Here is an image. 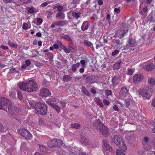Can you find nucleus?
<instances>
[{"label": "nucleus", "mask_w": 155, "mask_h": 155, "mask_svg": "<svg viewBox=\"0 0 155 155\" xmlns=\"http://www.w3.org/2000/svg\"><path fill=\"white\" fill-rule=\"evenodd\" d=\"M19 88L25 91L31 92L38 90V85L35 81L30 80L25 83L21 82L19 84Z\"/></svg>", "instance_id": "nucleus-1"}, {"label": "nucleus", "mask_w": 155, "mask_h": 155, "mask_svg": "<svg viewBox=\"0 0 155 155\" xmlns=\"http://www.w3.org/2000/svg\"><path fill=\"white\" fill-rule=\"evenodd\" d=\"M47 105L45 104L39 102L38 103L34 111L36 114H39L42 115H46L47 113Z\"/></svg>", "instance_id": "nucleus-2"}, {"label": "nucleus", "mask_w": 155, "mask_h": 155, "mask_svg": "<svg viewBox=\"0 0 155 155\" xmlns=\"http://www.w3.org/2000/svg\"><path fill=\"white\" fill-rule=\"evenodd\" d=\"M112 140L114 141L115 143L123 151H125L127 150V147L124 145V143L122 138L118 136H115L113 138Z\"/></svg>", "instance_id": "nucleus-3"}, {"label": "nucleus", "mask_w": 155, "mask_h": 155, "mask_svg": "<svg viewBox=\"0 0 155 155\" xmlns=\"http://www.w3.org/2000/svg\"><path fill=\"white\" fill-rule=\"evenodd\" d=\"M11 104V101L4 97H0V110L6 111L8 105Z\"/></svg>", "instance_id": "nucleus-4"}, {"label": "nucleus", "mask_w": 155, "mask_h": 155, "mask_svg": "<svg viewBox=\"0 0 155 155\" xmlns=\"http://www.w3.org/2000/svg\"><path fill=\"white\" fill-rule=\"evenodd\" d=\"M18 133L27 140H31L32 136L30 132L25 129H18Z\"/></svg>", "instance_id": "nucleus-5"}, {"label": "nucleus", "mask_w": 155, "mask_h": 155, "mask_svg": "<svg viewBox=\"0 0 155 155\" xmlns=\"http://www.w3.org/2000/svg\"><path fill=\"white\" fill-rule=\"evenodd\" d=\"M51 142L52 143H55V146H57L58 147H59L61 146L63 144L62 141L60 140H57L54 139L52 140L47 143L48 146L50 147H54V144H50Z\"/></svg>", "instance_id": "nucleus-6"}, {"label": "nucleus", "mask_w": 155, "mask_h": 155, "mask_svg": "<svg viewBox=\"0 0 155 155\" xmlns=\"http://www.w3.org/2000/svg\"><path fill=\"white\" fill-rule=\"evenodd\" d=\"M54 99L52 98H49L47 101V103L48 104L51 106L58 113L60 112V107L58 105L54 104L53 103V100Z\"/></svg>", "instance_id": "nucleus-7"}, {"label": "nucleus", "mask_w": 155, "mask_h": 155, "mask_svg": "<svg viewBox=\"0 0 155 155\" xmlns=\"http://www.w3.org/2000/svg\"><path fill=\"white\" fill-rule=\"evenodd\" d=\"M140 94L143 97H144L147 99H149L151 97L150 94V91L144 89H140L139 90Z\"/></svg>", "instance_id": "nucleus-8"}, {"label": "nucleus", "mask_w": 155, "mask_h": 155, "mask_svg": "<svg viewBox=\"0 0 155 155\" xmlns=\"http://www.w3.org/2000/svg\"><path fill=\"white\" fill-rule=\"evenodd\" d=\"M51 94L47 88H43L40 90L39 95L42 97L50 96Z\"/></svg>", "instance_id": "nucleus-9"}, {"label": "nucleus", "mask_w": 155, "mask_h": 155, "mask_svg": "<svg viewBox=\"0 0 155 155\" xmlns=\"http://www.w3.org/2000/svg\"><path fill=\"white\" fill-rule=\"evenodd\" d=\"M102 143L103 146H102V149L103 151H105L108 150L110 152L112 151V148L111 147L107 141L105 140H103Z\"/></svg>", "instance_id": "nucleus-10"}, {"label": "nucleus", "mask_w": 155, "mask_h": 155, "mask_svg": "<svg viewBox=\"0 0 155 155\" xmlns=\"http://www.w3.org/2000/svg\"><path fill=\"white\" fill-rule=\"evenodd\" d=\"M99 130L102 135L105 137H107L109 134V130L107 127L103 125L101 128H99Z\"/></svg>", "instance_id": "nucleus-11"}, {"label": "nucleus", "mask_w": 155, "mask_h": 155, "mask_svg": "<svg viewBox=\"0 0 155 155\" xmlns=\"http://www.w3.org/2000/svg\"><path fill=\"white\" fill-rule=\"evenodd\" d=\"M104 125L103 123L99 119H97L94 121L93 124V126L96 129L101 128Z\"/></svg>", "instance_id": "nucleus-12"}, {"label": "nucleus", "mask_w": 155, "mask_h": 155, "mask_svg": "<svg viewBox=\"0 0 155 155\" xmlns=\"http://www.w3.org/2000/svg\"><path fill=\"white\" fill-rule=\"evenodd\" d=\"M83 78L85 80L87 83H92L94 82V77L93 76H87L86 74L84 75L83 76Z\"/></svg>", "instance_id": "nucleus-13"}, {"label": "nucleus", "mask_w": 155, "mask_h": 155, "mask_svg": "<svg viewBox=\"0 0 155 155\" xmlns=\"http://www.w3.org/2000/svg\"><path fill=\"white\" fill-rule=\"evenodd\" d=\"M8 107V111L7 109L6 111L8 113H11V112H14V111H16L17 110L19 111L20 110V108H17L16 107H15L14 106L12 105V103L11 102V104L9 105H8L7 108Z\"/></svg>", "instance_id": "nucleus-14"}, {"label": "nucleus", "mask_w": 155, "mask_h": 155, "mask_svg": "<svg viewBox=\"0 0 155 155\" xmlns=\"http://www.w3.org/2000/svg\"><path fill=\"white\" fill-rule=\"evenodd\" d=\"M149 139L148 137H145L143 141V147L144 149L146 150H148L150 149V146L148 145L147 143L148 142Z\"/></svg>", "instance_id": "nucleus-15"}, {"label": "nucleus", "mask_w": 155, "mask_h": 155, "mask_svg": "<svg viewBox=\"0 0 155 155\" xmlns=\"http://www.w3.org/2000/svg\"><path fill=\"white\" fill-rule=\"evenodd\" d=\"M84 44L85 46L90 47L93 51H94L93 44L91 42L88 40L85 39L84 40Z\"/></svg>", "instance_id": "nucleus-16"}, {"label": "nucleus", "mask_w": 155, "mask_h": 155, "mask_svg": "<svg viewBox=\"0 0 155 155\" xmlns=\"http://www.w3.org/2000/svg\"><path fill=\"white\" fill-rule=\"evenodd\" d=\"M143 78V76L140 74H136L133 77V80L135 83L141 81Z\"/></svg>", "instance_id": "nucleus-17"}, {"label": "nucleus", "mask_w": 155, "mask_h": 155, "mask_svg": "<svg viewBox=\"0 0 155 155\" xmlns=\"http://www.w3.org/2000/svg\"><path fill=\"white\" fill-rule=\"evenodd\" d=\"M89 24L87 21H84L81 26V29L83 31L87 30L88 28Z\"/></svg>", "instance_id": "nucleus-18"}, {"label": "nucleus", "mask_w": 155, "mask_h": 155, "mask_svg": "<svg viewBox=\"0 0 155 155\" xmlns=\"http://www.w3.org/2000/svg\"><path fill=\"white\" fill-rule=\"evenodd\" d=\"M136 45L135 41L132 39H129L127 42V46L132 47L135 46Z\"/></svg>", "instance_id": "nucleus-19"}, {"label": "nucleus", "mask_w": 155, "mask_h": 155, "mask_svg": "<svg viewBox=\"0 0 155 155\" xmlns=\"http://www.w3.org/2000/svg\"><path fill=\"white\" fill-rule=\"evenodd\" d=\"M128 93V91L127 88L125 87L122 88L120 92V95L122 97H125Z\"/></svg>", "instance_id": "nucleus-20"}, {"label": "nucleus", "mask_w": 155, "mask_h": 155, "mask_svg": "<svg viewBox=\"0 0 155 155\" xmlns=\"http://www.w3.org/2000/svg\"><path fill=\"white\" fill-rule=\"evenodd\" d=\"M120 80L119 77L116 76L114 77L112 79V82L113 86H115L119 84Z\"/></svg>", "instance_id": "nucleus-21"}, {"label": "nucleus", "mask_w": 155, "mask_h": 155, "mask_svg": "<svg viewBox=\"0 0 155 155\" xmlns=\"http://www.w3.org/2000/svg\"><path fill=\"white\" fill-rule=\"evenodd\" d=\"M139 10V13L141 15H144L148 12V8L146 6H144L143 8H142L140 6Z\"/></svg>", "instance_id": "nucleus-22"}, {"label": "nucleus", "mask_w": 155, "mask_h": 155, "mask_svg": "<svg viewBox=\"0 0 155 155\" xmlns=\"http://www.w3.org/2000/svg\"><path fill=\"white\" fill-rule=\"evenodd\" d=\"M145 68L148 71H151L155 68V65L153 64H148L145 66Z\"/></svg>", "instance_id": "nucleus-23"}, {"label": "nucleus", "mask_w": 155, "mask_h": 155, "mask_svg": "<svg viewBox=\"0 0 155 155\" xmlns=\"http://www.w3.org/2000/svg\"><path fill=\"white\" fill-rule=\"evenodd\" d=\"M80 64L79 62H77L76 64H73L71 67L72 71L73 72H75L77 71V69L79 67Z\"/></svg>", "instance_id": "nucleus-24"}, {"label": "nucleus", "mask_w": 155, "mask_h": 155, "mask_svg": "<svg viewBox=\"0 0 155 155\" xmlns=\"http://www.w3.org/2000/svg\"><path fill=\"white\" fill-rule=\"evenodd\" d=\"M66 24V21H59L54 22V24L56 26H63Z\"/></svg>", "instance_id": "nucleus-25"}, {"label": "nucleus", "mask_w": 155, "mask_h": 155, "mask_svg": "<svg viewBox=\"0 0 155 155\" xmlns=\"http://www.w3.org/2000/svg\"><path fill=\"white\" fill-rule=\"evenodd\" d=\"M60 36L61 38H63L64 39L67 40L69 41L72 42V40L70 36L64 34H61L60 35Z\"/></svg>", "instance_id": "nucleus-26"}, {"label": "nucleus", "mask_w": 155, "mask_h": 155, "mask_svg": "<svg viewBox=\"0 0 155 155\" xmlns=\"http://www.w3.org/2000/svg\"><path fill=\"white\" fill-rule=\"evenodd\" d=\"M81 91L86 95L89 97L91 95L90 92L86 89L83 86L81 88Z\"/></svg>", "instance_id": "nucleus-27"}, {"label": "nucleus", "mask_w": 155, "mask_h": 155, "mask_svg": "<svg viewBox=\"0 0 155 155\" xmlns=\"http://www.w3.org/2000/svg\"><path fill=\"white\" fill-rule=\"evenodd\" d=\"M95 102L100 107H103L104 105L102 104L101 100L98 98H96L95 99Z\"/></svg>", "instance_id": "nucleus-28"}, {"label": "nucleus", "mask_w": 155, "mask_h": 155, "mask_svg": "<svg viewBox=\"0 0 155 155\" xmlns=\"http://www.w3.org/2000/svg\"><path fill=\"white\" fill-rule=\"evenodd\" d=\"M39 147L40 150L41 151L44 153H46L47 152V151L46 148L43 145H39Z\"/></svg>", "instance_id": "nucleus-29"}, {"label": "nucleus", "mask_w": 155, "mask_h": 155, "mask_svg": "<svg viewBox=\"0 0 155 155\" xmlns=\"http://www.w3.org/2000/svg\"><path fill=\"white\" fill-rule=\"evenodd\" d=\"M81 14L79 12H73L72 13V16L76 19H78L80 17Z\"/></svg>", "instance_id": "nucleus-30"}, {"label": "nucleus", "mask_w": 155, "mask_h": 155, "mask_svg": "<svg viewBox=\"0 0 155 155\" xmlns=\"http://www.w3.org/2000/svg\"><path fill=\"white\" fill-rule=\"evenodd\" d=\"M127 139L129 140V142L130 143H133L135 140L136 138L133 135L129 136L127 137Z\"/></svg>", "instance_id": "nucleus-31"}, {"label": "nucleus", "mask_w": 155, "mask_h": 155, "mask_svg": "<svg viewBox=\"0 0 155 155\" xmlns=\"http://www.w3.org/2000/svg\"><path fill=\"white\" fill-rule=\"evenodd\" d=\"M71 77L69 75H65L63 78V79L64 82H67L70 80Z\"/></svg>", "instance_id": "nucleus-32"}, {"label": "nucleus", "mask_w": 155, "mask_h": 155, "mask_svg": "<svg viewBox=\"0 0 155 155\" xmlns=\"http://www.w3.org/2000/svg\"><path fill=\"white\" fill-rule=\"evenodd\" d=\"M80 125L77 123L71 124V127L73 128H75L77 129H79L80 127Z\"/></svg>", "instance_id": "nucleus-33"}, {"label": "nucleus", "mask_w": 155, "mask_h": 155, "mask_svg": "<svg viewBox=\"0 0 155 155\" xmlns=\"http://www.w3.org/2000/svg\"><path fill=\"white\" fill-rule=\"evenodd\" d=\"M61 17V19H64L65 18L64 14L62 12H58L57 14L56 15V18H59Z\"/></svg>", "instance_id": "nucleus-34"}, {"label": "nucleus", "mask_w": 155, "mask_h": 155, "mask_svg": "<svg viewBox=\"0 0 155 155\" xmlns=\"http://www.w3.org/2000/svg\"><path fill=\"white\" fill-rule=\"evenodd\" d=\"M128 31V30L127 29H124V30H121L119 32V35L120 37H123L124 35Z\"/></svg>", "instance_id": "nucleus-35"}, {"label": "nucleus", "mask_w": 155, "mask_h": 155, "mask_svg": "<svg viewBox=\"0 0 155 155\" xmlns=\"http://www.w3.org/2000/svg\"><path fill=\"white\" fill-rule=\"evenodd\" d=\"M27 10H28V12L30 14H33L34 13L35 11V9L33 6L28 7L27 8Z\"/></svg>", "instance_id": "nucleus-36"}, {"label": "nucleus", "mask_w": 155, "mask_h": 155, "mask_svg": "<svg viewBox=\"0 0 155 155\" xmlns=\"http://www.w3.org/2000/svg\"><path fill=\"white\" fill-rule=\"evenodd\" d=\"M8 44L12 47L14 48H16L17 47V45L16 44L13 42H11L9 41L8 42Z\"/></svg>", "instance_id": "nucleus-37"}, {"label": "nucleus", "mask_w": 155, "mask_h": 155, "mask_svg": "<svg viewBox=\"0 0 155 155\" xmlns=\"http://www.w3.org/2000/svg\"><path fill=\"white\" fill-rule=\"evenodd\" d=\"M131 101V98H128L125 99L124 100L125 105L126 106H128L130 105V102Z\"/></svg>", "instance_id": "nucleus-38"}, {"label": "nucleus", "mask_w": 155, "mask_h": 155, "mask_svg": "<svg viewBox=\"0 0 155 155\" xmlns=\"http://www.w3.org/2000/svg\"><path fill=\"white\" fill-rule=\"evenodd\" d=\"M149 83L152 84H155V79L153 78H150L148 80Z\"/></svg>", "instance_id": "nucleus-39"}, {"label": "nucleus", "mask_w": 155, "mask_h": 155, "mask_svg": "<svg viewBox=\"0 0 155 155\" xmlns=\"http://www.w3.org/2000/svg\"><path fill=\"white\" fill-rule=\"evenodd\" d=\"M116 152L117 155H125V154L120 150H117Z\"/></svg>", "instance_id": "nucleus-40"}, {"label": "nucleus", "mask_w": 155, "mask_h": 155, "mask_svg": "<svg viewBox=\"0 0 155 155\" xmlns=\"http://www.w3.org/2000/svg\"><path fill=\"white\" fill-rule=\"evenodd\" d=\"M120 65H119L115 63L113 65V68L114 69L117 70L120 68Z\"/></svg>", "instance_id": "nucleus-41"}, {"label": "nucleus", "mask_w": 155, "mask_h": 155, "mask_svg": "<svg viewBox=\"0 0 155 155\" xmlns=\"http://www.w3.org/2000/svg\"><path fill=\"white\" fill-rule=\"evenodd\" d=\"M114 43L116 45V46H118L122 44V43L120 42L119 41L117 40H114Z\"/></svg>", "instance_id": "nucleus-42"}, {"label": "nucleus", "mask_w": 155, "mask_h": 155, "mask_svg": "<svg viewBox=\"0 0 155 155\" xmlns=\"http://www.w3.org/2000/svg\"><path fill=\"white\" fill-rule=\"evenodd\" d=\"M81 141L82 144H83L86 145H87L89 144L88 141L87 140H84L82 138L81 139Z\"/></svg>", "instance_id": "nucleus-43"}, {"label": "nucleus", "mask_w": 155, "mask_h": 155, "mask_svg": "<svg viewBox=\"0 0 155 155\" xmlns=\"http://www.w3.org/2000/svg\"><path fill=\"white\" fill-rule=\"evenodd\" d=\"M9 96L13 99H15V94L12 91L10 92Z\"/></svg>", "instance_id": "nucleus-44"}, {"label": "nucleus", "mask_w": 155, "mask_h": 155, "mask_svg": "<svg viewBox=\"0 0 155 155\" xmlns=\"http://www.w3.org/2000/svg\"><path fill=\"white\" fill-rule=\"evenodd\" d=\"M133 73V71L130 69H128L127 70V74L128 75H130L132 74Z\"/></svg>", "instance_id": "nucleus-45"}, {"label": "nucleus", "mask_w": 155, "mask_h": 155, "mask_svg": "<svg viewBox=\"0 0 155 155\" xmlns=\"http://www.w3.org/2000/svg\"><path fill=\"white\" fill-rule=\"evenodd\" d=\"M28 25L26 23H24L22 25V28L23 29L27 30L28 29Z\"/></svg>", "instance_id": "nucleus-46"}, {"label": "nucleus", "mask_w": 155, "mask_h": 155, "mask_svg": "<svg viewBox=\"0 0 155 155\" xmlns=\"http://www.w3.org/2000/svg\"><path fill=\"white\" fill-rule=\"evenodd\" d=\"M9 72L11 73L14 72L18 73V71L15 68H12L10 69Z\"/></svg>", "instance_id": "nucleus-47"}, {"label": "nucleus", "mask_w": 155, "mask_h": 155, "mask_svg": "<svg viewBox=\"0 0 155 155\" xmlns=\"http://www.w3.org/2000/svg\"><path fill=\"white\" fill-rule=\"evenodd\" d=\"M43 21V20L41 18H38L37 19V22L39 24L38 25H40Z\"/></svg>", "instance_id": "nucleus-48"}, {"label": "nucleus", "mask_w": 155, "mask_h": 155, "mask_svg": "<svg viewBox=\"0 0 155 155\" xmlns=\"http://www.w3.org/2000/svg\"><path fill=\"white\" fill-rule=\"evenodd\" d=\"M119 51L117 50H115L111 54L112 56H114L117 54L119 53Z\"/></svg>", "instance_id": "nucleus-49"}, {"label": "nucleus", "mask_w": 155, "mask_h": 155, "mask_svg": "<svg viewBox=\"0 0 155 155\" xmlns=\"http://www.w3.org/2000/svg\"><path fill=\"white\" fill-rule=\"evenodd\" d=\"M25 64L26 65H27L28 66L31 65V62L29 60L27 59L25 61Z\"/></svg>", "instance_id": "nucleus-50"}, {"label": "nucleus", "mask_w": 155, "mask_h": 155, "mask_svg": "<svg viewBox=\"0 0 155 155\" xmlns=\"http://www.w3.org/2000/svg\"><path fill=\"white\" fill-rule=\"evenodd\" d=\"M0 48L3 50H7L8 49V48L7 46H5L3 45H2L0 46Z\"/></svg>", "instance_id": "nucleus-51"}, {"label": "nucleus", "mask_w": 155, "mask_h": 155, "mask_svg": "<svg viewBox=\"0 0 155 155\" xmlns=\"http://www.w3.org/2000/svg\"><path fill=\"white\" fill-rule=\"evenodd\" d=\"M103 102L106 105H108L110 104L109 101L106 99L104 100Z\"/></svg>", "instance_id": "nucleus-52"}, {"label": "nucleus", "mask_w": 155, "mask_h": 155, "mask_svg": "<svg viewBox=\"0 0 155 155\" xmlns=\"http://www.w3.org/2000/svg\"><path fill=\"white\" fill-rule=\"evenodd\" d=\"M105 94L107 96H108L110 95H111L112 92L110 90H107L106 91Z\"/></svg>", "instance_id": "nucleus-53"}, {"label": "nucleus", "mask_w": 155, "mask_h": 155, "mask_svg": "<svg viewBox=\"0 0 155 155\" xmlns=\"http://www.w3.org/2000/svg\"><path fill=\"white\" fill-rule=\"evenodd\" d=\"M17 93L18 94V97L21 100L22 99V96L21 94V93L18 91H17Z\"/></svg>", "instance_id": "nucleus-54"}, {"label": "nucleus", "mask_w": 155, "mask_h": 155, "mask_svg": "<svg viewBox=\"0 0 155 155\" xmlns=\"http://www.w3.org/2000/svg\"><path fill=\"white\" fill-rule=\"evenodd\" d=\"M114 11L117 14H119L120 12V10L119 8H115L114 9Z\"/></svg>", "instance_id": "nucleus-55"}, {"label": "nucleus", "mask_w": 155, "mask_h": 155, "mask_svg": "<svg viewBox=\"0 0 155 155\" xmlns=\"http://www.w3.org/2000/svg\"><path fill=\"white\" fill-rule=\"evenodd\" d=\"M5 129L4 127L2 124L0 123V132H2L4 131Z\"/></svg>", "instance_id": "nucleus-56"}, {"label": "nucleus", "mask_w": 155, "mask_h": 155, "mask_svg": "<svg viewBox=\"0 0 155 155\" xmlns=\"http://www.w3.org/2000/svg\"><path fill=\"white\" fill-rule=\"evenodd\" d=\"M47 55L49 58L52 59L53 58V54L51 52L48 53Z\"/></svg>", "instance_id": "nucleus-57"}, {"label": "nucleus", "mask_w": 155, "mask_h": 155, "mask_svg": "<svg viewBox=\"0 0 155 155\" xmlns=\"http://www.w3.org/2000/svg\"><path fill=\"white\" fill-rule=\"evenodd\" d=\"M56 8H57L59 12L61 11L63 9V7L60 5L57 6Z\"/></svg>", "instance_id": "nucleus-58"}, {"label": "nucleus", "mask_w": 155, "mask_h": 155, "mask_svg": "<svg viewBox=\"0 0 155 155\" xmlns=\"http://www.w3.org/2000/svg\"><path fill=\"white\" fill-rule=\"evenodd\" d=\"M48 3L47 2H45L43 3L41 5V7H45L47 5Z\"/></svg>", "instance_id": "nucleus-59"}, {"label": "nucleus", "mask_w": 155, "mask_h": 155, "mask_svg": "<svg viewBox=\"0 0 155 155\" xmlns=\"http://www.w3.org/2000/svg\"><path fill=\"white\" fill-rule=\"evenodd\" d=\"M90 91L91 92L94 94H95L96 93V91L94 88H91Z\"/></svg>", "instance_id": "nucleus-60"}, {"label": "nucleus", "mask_w": 155, "mask_h": 155, "mask_svg": "<svg viewBox=\"0 0 155 155\" xmlns=\"http://www.w3.org/2000/svg\"><path fill=\"white\" fill-rule=\"evenodd\" d=\"M60 104L63 107H64L66 104L65 102L63 101H60Z\"/></svg>", "instance_id": "nucleus-61"}, {"label": "nucleus", "mask_w": 155, "mask_h": 155, "mask_svg": "<svg viewBox=\"0 0 155 155\" xmlns=\"http://www.w3.org/2000/svg\"><path fill=\"white\" fill-rule=\"evenodd\" d=\"M114 109L116 111H118L119 110V108L116 105H114L113 106Z\"/></svg>", "instance_id": "nucleus-62"}, {"label": "nucleus", "mask_w": 155, "mask_h": 155, "mask_svg": "<svg viewBox=\"0 0 155 155\" xmlns=\"http://www.w3.org/2000/svg\"><path fill=\"white\" fill-rule=\"evenodd\" d=\"M64 50L65 52L66 53H69L70 52L65 47H64Z\"/></svg>", "instance_id": "nucleus-63"}, {"label": "nucleus", "mask_w": 155, "mask_h": 155, "mask_svg": "<svg viewBox=\"0 0 155 155\" xmlns=\"http://www.w3.org/2000/svg\"><path fill=\"white\" fill-rule=\"evenodd\" d=\"M152 104L153 106L155 107V97L152 100Z\"/></svg>", "instance_id": "nucleus-64"}]
</instances>
